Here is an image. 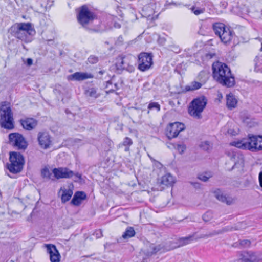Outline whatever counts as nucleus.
Instances as JSON below:
<instances>
[{
	"mask_svg": "<svg viewBox=\"0 0 262 262\" xmlns=\"http://www.w3.org/2000/svg\"><path fill=\"white\" fill-rule=\"evenodd\" d=\"M129 150V146H126L125 148V151H127Z\"/></svg>",
	"mask_w": 262,
	"mask_h": 262,
	"instance_id": "nucleus-52",
	"label": "nucleus"
},
{
	"mask_svg": "<svg viewBox=\"0 0 262 262\" xmlns=\"http://www.w3.org/2000/svg\"><path fill=\"white\" fill-rule=\"evenodd\" d=\"M52 172L55 178L60 179H70L74 177V181L76 182L81 179V174L78 172L74 173L67 167L55 168L52 170Z\"/></svg>",
	"mask_w": 262,
	"mask_h": 262,
	"instance_id": "nucleus-7",
	"label": "nucleus"
},
{
	"mask_svg": "<svg viewBox=\"0 0 262 262\" xmlns=\"http://www.w3.org/2000/svg\"><path fill=\"white\" fill-rule=\"evenodd\" d=\"M119 89L118 85L117 83H115L111 89H108L107 91H106L107 93H113L115 92L116 90H117Z\"/></svg>",
	"mask_w": 262,
	"mask_h": 262,
	"instance_id": "nucleus-44",
	"label": "nucleus"
},
{
	"mask_svg": "<svg viewBox=\"0 0 262 262\" xmlns=\"http://www.w3.org/2000/svg\"><path fill=\"white\" fill-rule=\"evenodd\" d=\"M212 176V175L211 172H205L200 174L198 176V178L202 181L207 182Z\"/></svg>",
	"mask_w": 262,
	"mask_h": 262,
	"instance_id": "nucleus-31",
	"label": "nucleus"
},
{
	"mask_svg": "<svg viewBox=\"0 0 262 262\" xmlns=\"http://www.w3.org/2000/svg\"><path fill=\"white\" fill-rule=\"evenodd\" d=\"M37 141L40 147L43 149H49L52 145V140L49 132L40 131L37 134Z\"/></svg>",
	"mask_w": 262,
	"mask_h": 262,
	"instance_id": "nucleus-12",
	"label": "nucleus"
},
{
	"mask_svg": "<svg viewBox=\"0 0 262 262\" xmlns=\"http://www.w3.org/2000/svg\"><path fill=\"white\" fill-rule=\"evenodd\" d=\"M91 74L83 72H76L69 76V80L81 81L92 78Z\"/></svg>",
	"mask_w": 262,
	"mask_h": 262,
	"instance_id": "nucleus-19",
	"label": "nucleus"
},
{
	"mask_svg": "<svg viewBox=\"0 0 262 262\" xmlns=\"http://www.w3.org/2000/svg\"><path fill=\"white\" fill-rule=\"evenodd\" d=\"M95 235H96V237L97 238H100L103 236L102 232L101 230L96 231L95 232Z\"/></svg>",
	"mask_w": 262,
	"mask_h": 262,
	"instance_id": "nucleus-46",
	"label": "nucleus"
},
{
	"mask_svg": "<svg viewBox=\"0 0 262 262\" xmlns=\"http://www.w3.org/2000/svg\"><path fill=\"white\" fill-rule=\"evenodd\" d=\"M231 144L239 148L248 149L250 150L251 143L249 142L248 138V139H243L241 141L233 142Z\"/></svg>",
	"mask_w": 262,
	"mask_h": 262,
	"instance_id": "nucleus-22",
	"label": "nucleus"
},
{
	"mask_svg": "<svg viewBox=\"0 0 262 262\" xmlns=\"http://www.w3.org/2000/svg\"><path fill=\"white\" fill-rule=\"evenodd\" d=\"M214 194L215 197L222 202L226 203L228 205H231L233 203V199L224 195L222 191L219 189L214 190Z\"/></svg>",
	"mask_w": 262,
	"mask_h": 262,
	"instance_id": "nucleus-18",
	"label": "nucleus"
},
{
	"mask_svg": "<svg viewBox=\"0 0 262 262\" xmlns=\"http://www.w3.org/2000/svg\"><path fill=\"white\" fill-rule=\"evenodd\" d=\"M86 194L83 191L76 192L72 198L71 203L75 206H79L81 203V201L85 199Z\"/></svg>",
	"mask_w": 262,
	"mask_h": 262,
	"instance_id": "nucleus-20",
	"label": "nucleus"
},
{
	"mask_svg": "<svg viewBox=\"0 0 262 262\" xmlns=\"http://www.w3.org/2000/svg\"><path fill=\"white\" fill-rule=\"evenodd\" d=\"M148 108L151 110L155 109L158 112L160 110V105L158 102H152L149 104Z\"/></svg>",
	"mask_w": 262,
	"mask_h": 262,
	"instance_id": "nucleus-32",
	"label": "nucleus"
},
{
	"mask_svg": "<svg viewBox=\"0 0 262 262\" xmlns=\"http://www.w3.org/2000/svg\"><path fill=\"white\" fill-rule=\"evenodd\" d=\"M237 101L235 97L232 94H229L226 96V105L227 107L232 110L236 106Z\"/></svg>",
	"mask_w": 262,
	"mask_h": 262,
	"instance_id": "nucleus-23",
	"label": "nucleus"
},
{
	"mask_svg": "<svg viewBox=\"0 0 262 262\" xmlns=\"http://www.w3.org/2000/svg\"><path fill=\"white\" fill-rule=\"evenodd\" d=\"M249 140L251 143L250 150L256 151L262 150V136H249Z\"/></svg>",
	"mask_w": 262,
	"mask_h": 262,
	"instance_id": "nucleus-14",
	"label": "nucleus"
},
{
	"mask_svg": "<svg viewBox=\"0 0 262 262\" xmlns=\"http://www.w3.org/2000/svg\"><path fill=\"white\" fill-rule=\"evenodd\" d=\"M191 9L192 11L193 12V13L196 15H198L200 14L203 13L205 11L204 8H201L195 7H192L191 8Z\"/></svg>",
	"mask_w": 262,
	"mask_h": 262,
	"instance_id": "nucleus-35",
	"label": "nucleus"
},
{
	"mask_svg": "<svg viewBox=\"0 0 262 262\" xmlns=\"http://www.w3.org/2000/svg\"><path fill=\"white\" fill-rule=\"evenodd\" d=\"M138 69L145 72L150 69L153 64L152 55L151 53L142 52L138 55Z\"/></svg>",
	"mask_w": 262,
	"mask_h": 262,
	"instance_id": "nucleus-8",
	"label": "nucleus"
},
{
	"mask_svg": "<svg viewBox=\"0 0 262 262\" xmlns=\"http://www.w3.org/2000/svg\"><path fill=\"white\" fill-rule=\"evenodd\" d=\"M175 182L174 178L170 174H167L162 177L160 184L166 187L172 186Z\"/></svg>",
	"mask_w": 262,
	"mask_h": 262,
	"instance_id": "nucleus-21",
	"label": "nucleus"
},
{
	"mask_svg": "<svg viewBox=\"0 0 262 262\" xmlns=\"http://www.w3.org/2000/svg\"><path fill=\"white\" fill-rule=\"evenodd\" d=\"M123 42V38L122 36H120L118 37L117 40L116 41L115 44L117 46H120L122 44Z\"/></svg>",
	"mask_w": 262,
	"mask_h": 262,
	"instance_id": "nucleus-45",
	"label": "nucleus"
},
{
	"mask_svg": "<svg viewBox=\"0 0 262 262\" xmlns=\"http://www.w3.org/2000/svg\"><path fill=\"white\" fill-rule=\"evenodd\" d=\"M174 147L181 154H183L185 150L186 149V146L184 144H177L176 147L174 146Z\"/></svg>",
	"mask_w": 262,
	"mask_h": 262,
	"instance_id": "nucleus-39",
	"label": "nucleus"
},
{
	"mask_svg": "<svg viewBox=\"0 0 262 262\" xmlns=\"http://www.w3.org/2000/svg\"><path fill=\"white\" fill-rule=\"evenodd\" d=\"M261 50H262V43H261Z\"/></svg>",
	"mask_w": 262,
	"mask_h": 262,
	"instance_id": "nucleus-55",
	"label": "nucleus"
},
{
	"mask_svg": "<svg viewBox=\"0 0 262 262\" xmlns=\"http://www.w3.org/2000/svg\"><path fill=\"white\" fill-rule=\"evenodd\" d=\"M47 41H48V42H53V41L52 39L48 40Z\"/></svg>",
	"mask_w": 262,
	"mask_h": 262,
	"instance_id": "nucleus-53",
	"label": "nucleus"
},
{
	"mask_svg": "<svg viewBox=\"0 0 262 262\" xmlns=\"http://www.w3.org/2000/svg\"><path fill=\"white\" fill-rule=\"evenodd\" d=\"M202 84L197 81H192L189 84L187 85L185 87V90L187 92L193 91L199 89L202 86Z\"/></svg>",
	"mask_w": 262,
	"mask_h": 262,
	"instance_id": "nucleus-24",
	"label": "nucleus"
},
{
	"mask_svg": "<svg viewBox=\"0 0 262 262\" xmlns=\"http://www.w3.org/2000/svg\"><path fill=\"white\" fill-rule=\"evenodd\" d=\"M99 73L101 74H102L103 73V72L101 71L99 72Z\"/></svg>",
	"mask_w": 262,
	"mask_h": 262,
	"instance_id": "nucleus-54",
	"label": "nucleus"
},
{
	"mask_svg": "<svg viewBox=\"0 0 262 262\" xmlns=\"http://www.w3.org/2000/svg\"><path fill=\"white\" fill-rule=\"evenodd\" d=\"M85 94L86 96L94 99H96L100 96V94L98 93L97 90L94 88H89L85 91Z\"/></svg>",
	"mask_w": 262,
	"mask_h": 262,
	"instance_id": "nucleus-28",
	"label": "nucleus"
},
{
	"mask_svg": "<svg viewBox=\"0 0 262 262\" xmlns=\"http://www.w3.org/2000/svg\"><path fill=\"white\" fill-rule=\"evenodd\" d=\"M77 17L78 23L88 31L98 32L100 31V26L93 24L96 15L86 5H83L79 8Z\"/></svg>",
	"mask_w": 262,
	"mask_h": 262,
	"instance_id": "nucleus-2",
	"label": "nucleus"
},
{
	"mask_svg": "<svg viewBox=\"0 0 262 262\" xmlns=\"http://www.w3.org/2000/svg\"><path fill=\"white\" fill-rule=\"evenodd\" d=\"M0 125L2 127L9 130L14 128L13 113L7 102H3L0 107Z\"/></svg>",
	"mask_w": 262,
	"mask_h": 262,
	"instance_id": "nucleus-4",
	"label": "nucleus"
},
{
	"mask_svg": "<svg viewBox=\"0 0 262 262\" xmlns=\"http://www.w3.org/2000/svg\"><path fill=\"white\" fill-rule=\"evenodd\" d=\"M227 28L225 27L224 24L220 23H216L213 25V29L215 34L217 35H220L223 31H224Z\"/></svg>",
	"mask_w": 262,
	"mask_h": 262,
	"instance_id": "nucleus-25",
	"label": "nucleus"
},
{
	"mask_svg": "<svg viewBox=\"0 0 262 262\" xmlns=\"http://www.w3.org/2000/svg\"><path fill=\"white\" fill-rule=\"evenodd\" d=\"M190 184L195 188L199 189L200 188V184L198 182H190Z\"/></svg>",
	"mask_w": 262,
	"mask_h": 262,
	"instance_id": "nucleus-47",
	"label": "nucleus"
},
{
	"mask_svg": "<svg viewBox=\"0 0 262 262\" xmlns=\"http://www.w3.org/2000/svg\"><path fill=\"white\" fill-rule=\"evenodd\" d=\"M9 143L18 149L25 150L28 146L27 141L22 135L14 133L9 135Z\"/></svg>",
	"mask_w": 262,
	"mask_h": 262,
	"instance_id": "nucleus-9",
	"label": "nucleus"
},
{
	"mask_svg": "<svg viewBox=\"0 0 262 262\" xmlns=\"http://www.w3.org/2000/svg\"><path fill=\"white\" fill-rule=\"evenodd\" d=\"M240 260L242 262H259L260 258L251 251H244L241 255Z\"/></svg>",
	"mask_w": 262,
	"mask_h": 262,
	"instance_id": "nucleus-17",
	"label": "nucleus"
},
{
	"mask_svg": "<svg viewBox=\"0 0 262 262\" xmlns=\"http://www.w3.org/2000/svg\"><path fill=\"white\" fill-rule=\"evenodd\" d=\"M19 122L23 128L27 130H31L34 129L38 123L37 120L33 118L21 119Z\"/></svg>",
	"mask_w": 262,
	"mask_h": 262,
	"instance_id": "nucleus-16",
	"label": "nucleus"
},
{
	"mask_svg": "<svg viewBox=\"0 0 262 262\" xmlns=\"http://www.w3.org/2000/svg\"><path fill=\"white\" fill-rule=\"evenodd\" d=\"M213 76L215 80L223 85L233 86L235 84L234 77L230 68L225 64L216 62L212 64Z\"/></svg>",
	"mask_w": 262,
	"mask_h": 262,
	"instance_id": "nucleus-1",
	"label": "nucleus"
},
{
	"mask_svg": "<svg viewBox=\"0 0 262 262\" xmlns=\"http://www.w3.org/2000/svg\"><path fill=\"white\" fill-rule=\"evenodd\" d=\"M169 50L175 53H179L181 51L180 48L176 45H171L169 46Z\"/></svg>",
	"mask_w": 262,
	"mask_h": 262,
	"instance_id": "nucleus-38",
	"label": "nucleus"
},
{
	"mask_svg": "<svg viewBox=\"0 0 262 262\" xmlns=\"http://www.w3.org/2000/svg\"><path fill=\"white\" fill-rule=\"evenodd\" d=\"M62 191L61 195V201L62 203H66L71 198L73 194V191L71 189H66L61 188Z\"/></svg>",
	"mask_w": 262,
	"mask_h": 262,
	"instance_id": "nucleus-26",
	"label": "nucleus"
},
{
	"mask_svg": "<svg viewBox=\"0 0 262 262\" xmlns=\"http://www.w3.org/2000/svg\"><path fill=\"white\" fill-rule=\"evenodd\" d=\"M135 235V231L132 227H128L126 228L125 231L122 235V237L124 239L129 238L134 236Z\"/></svg>",
	"mask_w": 262,
	"mask_h": 262,
	"instance_id": "nucleus-29",
	"label": "nucleus"
},
{
	"mask_svg": "<svg viewBox=\"0 0 262 262\" xmlns=\"http://www.w3.org/2000/svg\"><path fill=\"white\" fill-rule=\"evenodd\" d=\"M24 159L19 152L12 151L9 153V163H7L6 167L12 173L20 172L23 168Z\"/></svg>",
	"mask_w": 262,
	"mask_h": 262,
	"instance_id": "nucleus-5",
	"label": "nucleus"
},
{
	"mask_svg": "<svg viewBox=\"0 0 262 262\" xmlns=\"http://www.w3.org/2000/svg\"><path fill=\"white\" fill-rule=\"evenodd\" d=\"M200 146L204 150L209 151L212 149V145L209 141H205L201 143Z\"/></svg>",
	"mask_w": 262,
	"mask_h": 262,
	"instance_id": "nucleus-30",
	"label": "nucleus"
},
{
	"mask_svg": "<svg viewBox=\"0 0 262 262\" xmlns=\"http://www.w3.org/2000/svg\"><path fill=\"white\" fill-rule=\"evenodd\" d=\"M195 233H194L193 234L189 235L188 236L180 238L179 239V246H183L191 243L194 239H195Z\"/></svg>",
	"mask_w": 262,
	"mask_h": 262,
	"instance_id": "nucleus-27",
	"label": "nucleus"
},
{
	"mask_svg": "<svg viewBox=\"0 0 262 262\" xmlns=\"http://www.w3.org/2000/svg\"><path fill=\"white\" fill-rule=\"evenodd\" d=\"M254 62L256 68L262 69V55L256 56Z\"/></svg>",
	"mask_w": 262,
	"mask_h": 262,
	"instance_id": "nucleus-34",
	"label": "nucleus"
},
{
	"mask_svg": "<svg viewBox=\"0 0 262 262\" xmlns=\"http://www.w3.org/2000/svg\"><path fill=\"white\" fill-rule=\"evenodd\" d=\"M219 234V232H217V231H214L212 232H210L209 233V234H202L200 236L198 237H196L195 238V239H199V238H208L209 237H212L213 236H214L216 234Z\"/></svg>",
	"mask_w": 262,
	"mask_h": 262,
	"instance_id": "nucleus-33",
	"label": "nucleus"
},
{
	"mask_svg": "<svg viewBox=\"0 0 262 262\" xmlns=\"http://www.w3.org/2000/svg\"><path fill=\"white\" fill-rule=\"evenodd\" d=\"M239 244L244 248L248 247L251 245V242L248 239H244L239 241Z\"/></svg>",
	"mask_w": 262,
	"mask_h": 262,
	"instance_id": "nucleus-40",
	"label": "nucleus"
},
{
	"mask_svg": "<svg viewBox=\"0 0 262 262\" xmlns=\"http://www.w3.org/2000/svg\"><path fill=\"white\" fill-rule=\"evenodd\" d=\"M259 182L261 187H262V171H260L259 174Z\"/></svg>",
	"mask_w": 262,
	"mask_h": 262,
	"instance_id": "nucleus-48",
	"label": "nucleus"
},
{
	"mask_svg": "<svg viewBox=\"0 0 262 262\" xmlns=\"http://www.w3.org/2000/svg\"><path fill=\"white\" fill-rule=\"evenodd\" d=\"M207 103V99L203 95L194 98L190 102L188 107L189 114L196 119L201 118V113L205 108Z\"/></svg>",
	"mask_w": 262,
	"mask_h": 262,
	"instance_id": "nucleus-6",
	"label": "nucleus"
},
{
	"mask_svg": "<svg viewBox=\"0 0 262 262\" xmlns=\"http://www.w3.org/2000/svg\"><path fill=\"white\" fill-rule=\"evenodd\" d=\"M150 248L152 249V251L149 252L150 254H155L160 250L159 246H156L153 244L150 246Z\"/></svg>",
	"mask_w": 262,
	"mask_h": 262,
	"instance_id": "nucleus-42",
	"label": "nucleus"
},
{
	"mask_svg": "<svg viewBox=\"0 0 262 262\" xmlns=\"http://www.w3.org/2000/svg\"><path fill=\"white\" fill-rule=\"evenodd\" d=\"M212 213L211 211L206 212L202 216L203 220L205 222L209 221L212 219Z\"/></svg>",
	"mask_w": 262,
	"mask_h": 262,
	"instance_id": "nucleus-37",
	"label": "nucleus"
},
{
	"mask_svg": "<svg viewBox=\"0 0 262 262\" xmlns=\"http://www.w3.org/2000/svg\"><path fill=\"white\" fill-rule=\"evenodd\" d=\"M171 5H177V3L174 2L173 1H172L171 2H169L168 1H166L165 3L166 6H169Z\"/></svg>",
	"mask_w": 262,
	"mask_h": 262,
	"instance_id": "nucleus-50",
	"label": "nucleus"
},
{
	"mask_svg": "<svg viewBox=\"0 0 262 262\" xmlns=\"http://www.w3.org/2000/svg\"><path fill=\"white\" fill-rule=\"evenodd\" d=\"M112 82L110 81H108L106 82V88H108L109 86L110 85H112Z\"/></svg>",
	"mask_w": 262,
	"mask_h": 262,
	"instance_id": "nucleus-51",
	"label": "nucleus"
},
{
	"mask_svg": "<svg viewBox=\"0 0 262 262\" xmlns=\"http://www.w3.org/2000/svg\"><path fill=\"white\" fill-rule=\"evenodd\" d=\"M33 63V60L31 58H28L27 59V64L28 66H30Z\"/></svg>",
	"mask_w": 262,
	"mask_h": 262,
	"instance_id": "nucleus-49",
	"label": "nucleus"
},
{
	"mask_svg": "<svg viewBox=\"0 0 262 262\" xmlns=\"http://www.w3.org/2000/svg\"><path fill=\"white\" fill-rule=\"evenodd\" d=\"M9 32L12 36L26 43L31 42L32 36L35 34L30 23H15L11 27Z\"/></svg>",
	"mask_w": 262,
	"mask_h": 262,
	"instance_id": "nucleus-3",
	"label": "nucleus"
},
{
	"mask_svg": "<svg viewBox=\"0 0 262 262\" xmlns=\"http://www.w3.org/2000/svg\"><path fill=\"white\" fill-rule=\"evenodd\" d=\"M47 252L50 254V260L51 262H58L60 259V254L56 247L52 244H45Z\"/></svg>",
	"mask_w": 262,
	"mask_h": 262,
	"instance_id": "nucleus-15",
	"label": "nucleus"
},
{
	"mask_svg": "<svg viewBox=\"0 0 262 262\" xmlns=\"http://www.w3.org/2000/svg\"><path fill=\"white\" fill-rule=\"evenodd\" d=\"M133 144L132 140L128 137H126L124 139L123 145L125 146H129Z\"/></svg>",
	"mask_w": 262,
	"mask_h": 262,
	"instance_id": "nucleus-43",
	"label": "nucleus"
},
{
	"mask_svg": "<svg viewBox=\"0 0 262 262\" xmlns=\"http://www.w3.org/2000/svg\"><path fill=\"white\" fill-rule=\"evenodd\" d=\"M88 61L91 64H94L98 61V58L95 56L91 55L88 58Z\"/></svg>",
	"mask_w": 262,
	"mask_h": 262,
	"instance_id": "nucleus-41",
	"label": "nucleus"
},
{
	"mask_svg": "<svg viewBox=\"0 0 262 262\" xmlns=\"http://www.w3.org/2000/svg\"><path fill=\"white\" fill-rule=\"evenodd\" d=\"M116 67L118 71L126 70L132 72L134 68L130 64V57L128 56L120 55L116 58Z\"/></svg>",
	"mask_w": 262,
	"mask_h": 262,
	"instance_id": "nucleus-10",
	"label": "nucleus"
},
{
	"mask_svg": "<svg viewBox=\"0 0 262 262\" xmlns=\"http://www.w3.org/2000/svg\"><path fill=\"white\" fill-rule=\"evenodd\" d=\"M41 176L43 178H46L49 179L51 173H50L48 168L45 167L41 170Z\"/></svg>",
	"mask_w": 262,
	"mask_h": 262,
	"instance_id": "nucleus-36",
	"label": "nucleus"
},
{
	"mask_svg": "<svg viewBox=\"0 0 262 262\" xmlns=\"http://www.w3.org/2000/svg\"><path fill=\"white\" fill-rule=\"evenodd\" d=\"M219 36L221 41L225 44L232 43L233 45H236L239 42L237 37L233 34L232 31L228 28Z\"/></svg>",
	"mask_w": 262,
	"mask_h": 262,
	"instance_id": "nucleus-13",
	"label": "nucleus"
},
{
	"mask_svg": "<svg viewBox=\"0 0 262 262\" xmlns=\"http://www.w3.org/2000/svg\"><path fill=\"white\" fill-rule=\"evenodd\" d=\"M185 129L184 124L176 122L170 123L166 128V135L169 139L176 138L179 134Z\"/></svg>",
	"mask_w": 262,
	"mask_h": 262,
	"instance_id": "nucleus-11",
	"label": "nucleus"
}]
</instances>
